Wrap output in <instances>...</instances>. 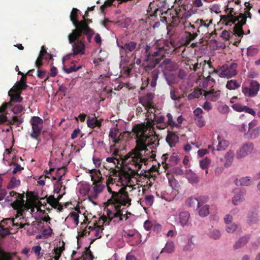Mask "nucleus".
<instances>
[{
	"label": "nucleus",
	"instance_id": "obj_53",
	"mask_svg": "<svg viewBox=\"0 0 260 260\" xmlns=\"http://www.w3.org/2000/svg\"><path fill=\"white\" fill-rule=\"evenodd\" d=\"M11 234L10 230L8 228H4L0 224V236L4 238L6 236Z\"/></svg>",
	"mask_w": 260,
	"mask_h": 260
},
{
	"label": "nucleus",
	"instance_id": "obj_3",
	"mask_svg": "<svg viewBox=\"0 0 260 260\" xmlns=\"http://www.w3.org/2000/svg\"><path fill=\"white\" fill-rule=\"evenodd\" d=\"M136 146L135 148L125 155L123 158L119 156V157L114 156L108 157L106 161L108 162H112L115 167L118 168V165L120 166L122 164L126 165V164L134 165L136 168L133 171L141 169L142 164L145 165L148 164V159L150 157L149 150L146 148L144 144V138L136 137ZM145 140L147 138H144Z\"/></svg>",
	"mask_w": 260,
	"mask_h": 260
},
{
	"label": "nucleus",
	"instance_id": "obj_28",
	"mask_svg": "<svg viewBox=\"0 0 260 260\" xmlns=\"http://www.w3.org/2000/svg\"><path fill=\"white\" fill-rule=\"evenodd\" d=\"M260 134V127H257L252 129H248V132L245 133V136L248 139H253L257 138Z\"/></svg>",
	"mask_w": 260,
	"mask_h": 260
},
{
	"label": "nucleus",
	"instance_id": "obj_39",
	"mask_svg": "<svg viewBox=\"0 0 260 260\" xmlns=\"http://www.w3.org/2000/svg\"><path fill=\"white\" fill-rule=\"evenodd\" d=\"M114 171H117V170L114 169V168H111L110 170H109V173L108 174V176H107V180H106V184H113L114 183H117V180L115 179L116 178V175L115 174H113L114 175H112L113 172Z\"/></svg>",
	"mask_w": 260,
	"mask_h": 260
},
{
	"label": "nucleus",
	"instance_id": "obj_15",
	"mask_svg": "<svg viewBox=\"0 0 260 260\" xmlns=\"http://www.w3.org/2000/svg\"><path fill=\"white\" fill-rule=\"evenodd\" d=\"M260 89V84L255 80H252L249 87L242 86V92L246 96L253 98L257 95Z\"/></svg>",
	"mask_w": 260,
	"mask_h": 260
},
{
	"label": "nucleus",
	"instance_id": "obj_12",
	"mask_svg": "<svg viewBox=\"0 0 260 260\" xmlns=\"http://www.w3.org/2000/svg\"><path fill=\"white\" fill-rule=\"evenodd\" d=\"M31 126V132L30 136L31 138L38 140L43 127V120L39 116H32L29 121Z\"/></svg>",
	"mask_w": 260,
	"mask_h": 260
},
{
	"label": "nucleus",
	"instance_id": "obj_47",
	"mask_svg": "<svg viewBox=\"0 0 260 260\" xmlns=\"http://www.w3.org/2000/svg\"><path fill=\"white\" fill-rule=\"evenodd\" d=\"M167 12H162V11L161 9H156L154 11V13L153 14V15H152L151 16H154V17H157L158 15H159L160 17V20L164 22H167V17L164 16V14H167Z\"/></svg>",
	"mask_w": 260,
	"mask_h": 260
},
{
	"label": "nucleus",
	"instance_id": "obj_42",
	"mask_svg": "<svg viewBox=\"0 0 260 260\" xmlns=\"http://www.w3.org/2000/svg\"><path fill=\"white\" fill-rule=\"evenodd\" d=\"M240 86V83H238L236 80H231L228 81L226 87L229 90H234L239 88Z\"/></svg>",
	"mask_w": 260,
	"mask_h": 260
},
{
	"label": "nucleus",
	"instance_id": "obj_54",
	"mask_svg": "<svg viewBox=\"0 0 260 260\" xmlns=\"http://www.w3.org/2000/svg\"><path fill=\"white\" fill-rule=\"evenodd\" d=\"M185 32L189 33L191 32L192 33H197L196 32V27L194 25H191L190 22H186L185 24Z\"/></svg>",
	"mask_w": 260,
	"mask_h": 260
},
{
	"label": "nucleus",
	"instance_id": "obj_22",
	"mask_svg": "<svg viewBox=\"0 0 260 260\" xmlns=\"http://www.w3.org/2000/svg\"><path fill=\"white\" fill-rule=\"evenodd\" d=\"M236 13L234 12V9L231 8L226 15L221 16V20L225 22L226 25H232L239 20L241 18L239 15L238 17L234 16Z\"/></svg>",
	"mask_w": 260,
	"mask_h": 260
},
{
	"label": "nucleus",
	"instance_id": "obj_16",
	"mask_svg": "<svg viewBox=\"0 0 260 260\" xmlns=\"http://www.w3.org/2000/svg\"><path fill=\"white\" fill-rule=\"evenodd\" d=\"M238 64L236 63H232L229 66L228 65L223 66L219 73L220 77L231 78L235 76L237 73Z\"/></svg>",
	"mask_w": 260,
	"mask_h": 260
},
{
	"label": "nucleus",
	"instance_id": "obj_49",
	"mask_svg": "<svg viewBox=\"0 0 260 260\" xmlns=\"http://www.w3.org/2000/svg\"><path fill=\"white\" fill-rule=\"evenodd\" d=\"M8 109H10L14 114H18L23 110L24 108L20 105H16L14 106L9 107Z\"/></svg>",
	"mask_w": 260,
	"mask_h": 260
},
{
	"label": "nucleus",
	"instance_id": "obj_43",
	"mask_svg": "<svg viewBox=\"0 0 260 260\" xmlns=\"http://www.w3.org/2000/svg\"><path fill=\"white\" fill-rule=\"evenodd\" d=\"M189 217V212H180L179 219L180 222L182 226L186 225L188 222Z\"/></svg>",
	"mask_w": 260,
	"mask_h": 260
},
{
	"label": "nucleus",
	"instance_id": "obj_52",
	"mask_svg": "<svg viewBox=\"0 0 260 260\" xmlns=\"http://www.w3.org/2000/svg\"><path fill=\"white\" fill-rule=\"evenodd\" d=\"M238 229V226L236 223H232L226 224V231L229 233H233Z\"/></svg>",
	"mask_w": 260,
	"mask_h": 260
},
{
	"label": "nucleus",
	"instance_id": "obj_64",
	"mask_svg": "<svg viewBox=\"0 0 260 260\" xmlns=\"http://www.w3.org/2000/svg\"><path fill=\"white\" fill-rule=\"evenodd\" d=\"M218 109L220 113H228L229 111V107L225 104H221L220 106H219Z\"/></svg>",
	"mask_w": 260,
	"mask_h": 260
},
{
	"label": "nucleus",
	"instance_id": "obj_50",
	"mask_svg": "<svg viewBox=\"0 0 260 260\" xmlns=\"http://www.w3.org/2000/svg\"><path fill=\"white\" fill-rule=\"evenodd\" d=\"M154 166H153L151 169L150 171H148V172L145 173V177L149 178L148 181H147V185L149 186V187L151 186L152 185V180H154V178L152 175H151V173L152 171V170H155Z\"/></svg>",
	"mask_w": 260,
	"mask_h": 260
},
{
	"label": "nucleus",
	"instance_id": "obj_4",
	"mask_svg": "<svg viewBox=\"0 0 260 260\" xmlns=\"http://www.w3.org/2000/svg\"><path fill=\"white\" fill-rule=\"evenodd\" d=\"M107 184L108 191L112 194L111 198L104 203V210L106 211H122L125 207L131 205V199L129 198L128 193L125 191V187H122L118 192L113 191L109 186Z\"/></svg>",
	"mask_w": 260,
	"mask_h": 260
},
{
	"label": "nucleus",
	"instance_id": "obj_26",
	"mask_svg": "<svg viewBox=\"0 0 260 260\" xmlns=\"http://www.w3.org/2000/svg\"><path fill=\"white\" fill-rule=\"evenodd\" d=\"M103 120L104 119L102 118L98 119L95 114H94V117H88L87 118L86 123L88 127L91 128H94L95 127H100Z\"/></svg>",
	"mask_w": 260,
	"mask_h": 260
},
{
	"label": "nucleus",
	"instance_id": "obj_13",
	"mask_svg": "<svg viewBox=\"0 0 260 260\" xmlns=\"http://www.w3.org/2000/svg\"><path fill=\"white\" fill-rule=\"evenodd\" d=\"M211 24V19L208 20H201V24L198 28V31L202 32V34L205 32V36L201 39V43L203 46H207L209 47L211 46V40L210 38L211 37V33L208 32V27Z\"/></svg>",
	"mask_w": 260,
	"mask_h": 260
},
{
	"label": "nucleus",
	"instance_id": "obj_7",
	"mask_svg": "<svg viewBox=\"0 0 260 260\" xmlns=\"http://www.w3.org/2000/svg\"><path fill=\"white\" fill-rule=\"evenodd\" d=\"M92 20L89 18L85 19V18H84V19L80 20L79 24L77 26V29H74L72 30L71 38L75 40L79 36L84 35L86 36L88 43H90L92 38L95 34L94 30L89 26V24L92 23Z\"/></svg>",
	"mask_w": 260,
	"mask_h": 260
},
{
	"label": "nucleus",
	"instance_id": "obj_36",
	"mask_svg": "<svg viewBox=\"0 0 260 260\" xmlns=\"http://www.w3.org/2000/svg\"><path fill=\"white\" fill-rule=\"evenodd\" d=\"M119 133V129L116 127H112L110 130L109 137L112 139L114 144L118 143V141H117V137Z\"/></svg>",
	"mask_w": 260,
	"mask_h": 260
},
{
	"label": "nucleus",
	"instance_id": "obj_29",
	"mask_svg": "<svg viewBox=\"0 0 260 260\" xmlns=\"http://www.w3.org/2000/svg\"><path fill=\"white\" fill-rule=\"evenodd\" d=\"M16 255L15 252H9L0 248V260H13V257ZM18 260H20L19 258Z\"/></svg>",
	"mask_w": 260,
	"mask_h": 260
},
{
	"label": "nucleus",
	"instance_id": "obj_61",
	"mask_svg": "<svg viewBox=\"0 0 260 260\" xmlns=\"http://www.w3.org/2000/svg\"><path fill=\"white\" fill-rule=\"evenodd\" d=\"M41 249H42L40 245L34 246L32 248L35 254L39 257H41L43 255V254H41V253H40Z\"/></svg>",
	"mask_w": 260,
	"mask_h": 260
},
{
	"label": "nucleus",
	"instance_id": "obj_9",
	"mask_svg": "<svg viewBox=\"0 0 260 260\" xmlns=\"http://www.w3.org/2000/svg\"><path fill=\"white\" fill-rule=\"evenodd\" d=\"M72 32L68 35L69 42L72 45V53L68 54L63 58V60H68L71 56H76L77 55H83L85 53L86 44L85 39L86 36L84 35H80L77 37L75 40L71 38Z\"/></svg>",
	"mask_w": 260,
	"mask_h": 260
},
{
	"label": "nucleus",
	"instance_id": "obj_40",
	"mask_svg": "<svg viewBox=\"0 0 260 260\" xmlns=\"http://www.w3.org/2000/svg\"><path fill=\"white\" fill-rule=\"evenodd\" d=\"M202 91H204V96H205V98L206 99L207 96L211 94V89L206 91L205 89H201L199 88H194L193 91L192 92V93L196 97V98H199L202 94Z\"/></svg>",
	"mask_w": 260,
	"mask_h": 260
},
{
	"label": "nucleus",
	"instance_id": "obj_44",
	"mask_svg": "<svg viewBox=\"0 0 260 260\" xmlns=\"http://www.w3.org/2000/svg\"><path fill=\"white\" fill-rule=\"evenodd\" d=\"M186 177L189 182L191 184H197L199 182L198 176L193 172L188 173Z\"/></svg>",
	"mask_w": 260,
	"mask_h": 260
},
{
	"label": "nucleus",
	"instance_id": "obj_33",
	"mask_svg": "<svg viewBox=\"0 0 260 260\" xmlns=\"http://www.w3.org/2000/svg\"><path fill=\"white\" fill-rule=\"evenodd\" d=\"M159 74V71L157 69L153 70L151 73L150 77L148 79V80H151L150 84L152 87H155L156 86Z\"/></svg>",
	"mask_w": 260,
	"mask_h": 260
},
{
	"label": "nucleus",
	"instance_id": "obj_17",
	"mask_svg": "<svg viewBox=\"0 0 260 260\" xmlns=\"http://www.w3.org/2000/svg\"><path fill=\"white\" fill-rule=\"evenodd\" d=\"M17 215L16 216L15 218L11 219V218H6L5 219H3L2 222H3L4 223L7 222V221H9L10 223H12L13 225L16 226H19L20 228H23L25 225H29V220L28 217H27L26 219H25V223H23L22 221L19 222V220H21V216L22 217V218H23V216L25 215V212H17Z\"/></svg>",
	"mask_w": 260,
	"mask_h": 260
},
{
	"label": "nucleus",
	"instance_id": "obj_41",
	"mask_svg": "<svg viewBox=\"0 0 260 260\" xmlns=\"http://www.w3.org/2000/svg\"><path fill=\"white\" fill-rule=\"evenodd\" d=\"M174 250V244L172 241H168L166 244L164 248H163L160 253L166 252L167 253H172Z\"/></svg>",
	"mask_w": 260,
	"mask_h": 260
},
{
	"label": "nucleus",
	"instance_id": "obj_8",
	"mask_svg": "<svg viewBox=\"0 0 260 260\" xmlns=\"http://www.w3.org/2000/svg\"><path fill=\"white\" fill-rule=\"evenodd\" d=\"M126 165L132 166V167H127V169L131 171V173L124 170H117V171H114L112 174L116 175V178L115 179L117 180V183H120L121 185L124 186L125 188L126 186L131 187L133 185L131 183L132 178L136 174H138V171L140 170L139 169L136 171H133V170L136 168L134 165L132 164H126Z\"/></svg>",
	"mask_w": 260,
	"mask_h": 260
},
{
	"label": "nucleus",
	"instance_id": "obj_38",
	"mask_svg": "<svg viewBox=\"0 0 260 260\" xmlns=\"http://www.w3.org/2000/svg\"><path fill=\"white\" fill-rule=\"evenodd\" d=\"M248 241L247 237H243L238 240L234 245L235 249H238L244 246Z\"/></svg>",
	"mask_w": 260,
	"mask_h": 260
},
{
	"label": "nucleus",
	"instance_id": "obj_10",
	"mask_svg": "<svg viewBox=\"0 0 260 260\" xmlns=\"http://www.w3.org/2000/svg\"><path fill=\"white\" fill-rule=\"evenodd\" d=\"M209 197L203 196L199 199L189 198L186 201V205L191 207L193 210L199 211H209V205L207 204L209 201Z\"/></svg>",
	"mask_w": 260,
	"mask_h": 260
},
{
	"label": "nucleus",
	"instance_id": "obj_37",
	"mask_svg": "<svg viewBox=\"0 0 260 260\" xmlns=\"http://www.w3.org/2000/svg\"><path fill=\"white\" fill-rule=\"evenodd\" d=\"M26 75H23L19 81L16 82L14 86H16L20 89L25 90L27 87V85L26 83Z\"/></svg>",
	"mask_w": 260,
	"mask_h": 260
},
{
	"label": "nucleus",
	"instance_id": "obj_1",
	"mask_svg": "<svg viewBox=\"0 0 260 260\" xmlns=\"http://www.w3.org/2000/svg\"><path fill=\"white\" fill-rule=\"evenodd\" d=\"M166 118V121L164 115H155L154 119H148L146 123L136 124L132 129L136 137L147 138L146 140L144 139V143L146 148L149 150L150 158H155V150L159 145L158 135L156 134L155 128L162 130L169 126L171 129H173L176 125V121L171 113H168Z\"/></svg>",
	"mask_w": 260,
	"mask_h": 260
},
{
	"label": "nucleus",
	"instance_id": "obj_57",
	"mask_svg": "<svg viewBox=\"0 0 260 260\" xmlns=\"http://www.w3.org/2000/svg\"><path fill=\"white\" fill-rule=\"evenodd\" d=\"M186 43L189 44V43L194 40L196 37L197 36V33H192L191 32H189V33H186Z\"/></svg>",
	"mask_w": 260,
	"mask_h": 260
},
{
	"label": "nucleus",
	"instance_id": "obj_35",
	"mask_svg": "<svg viewBox=\"0 0 260 260\" xmlns=\"http://www.w3.org/2000/svg\"><path fill=\"white\" fill-rule=\"evenodd\" d=\"M235 155L234 151L232 150H230L225 155V162L224 166L226 167L230 166L234 160V156Z\"/></svg>",
	"mask_w": 260,
	"mask_h": 260
},
{
	"label": "nucleus",
	"instance_id": "obj_2",
	"mask_svg": "<svg viewBox=\"0 0 260 260\" xmlns=\"http://www.w3.org/2000/svg\"><path fill=\"white\" fill-rule=\"evenodd\" d=\"M10 197H13L16 196L15 200L11 203V206L16 211H25V210H30V211H34L35 208L37 211H45V210L41 209V206L44 208L47 204L51 207H46L48 210L52 209V208L57 209L61 211L62 207L59 204L58 200L54 198L53 196H50L46 200L43 198H40L38 193L35 191H28L26 193V200H24V192L19 193L14 191H11L10 193Z\"/></svg>",
	"mask_w": 260,
	"mask_h": 260
},
{
	"label": "nucleus",
	"instance_id": "obj_63",
	"mask_svg": "<svg viewBox=\"0 0 260 260\" xmlns=\"http://www.w3.org/2000/svg\"><path fill=\"white\" fill-rule=\"evenodd\" d=\"M245 106H242L241 104L236 103L232 105V107L236 111L242 112L244 111Z\"/></svg>",
	"mask_w": 260,
	"mask_h": 260
},
{
	"label": "nucleus",
	"instance_id": "obj_56",
	"mask_svg": "<svg viewBox=\"0 0 260 260\" xmlns=\"http://www.w3.org/2000/svg\"><path fill=\"white\" fill-rule=\"evenodd\" d=\"M81 68V66L77 67L76 65H73L70 67L69 68H64L63 70L66 73L70 74L74 72H76Z\"/></svg>",
	"mask_w": 260,
	"mask_h": 260
},
{
	"label": "nucleus",
	"instance_id": "obj_58",
	"mask_svg": "<svg viewBox=\"0 0 260 260\" xmlns=\"http://www.w3.org/2000/svg\"><path fill=\"white\" fill-rule=\"evenodd\" d=\"M65 208L67 209H74V211H80L79 206L73 205L72 203L67 202L64 204Z\"/></svg>",
	"mask_w": 260,
	"mask_h": 260
},
{
	"label": "nucleus",
	"instance_id": "obj_6",
	"mask_svg": "<svg viewBox=\"0 0 260 260\" xmlns=\"http://www.w3.org/2000/svg\"><path fill=\"white\" fill-rule=\"evenodd\" d=\"M107 216L99 214L98 220H96V217L93 215L90 222H92L93 226L104 228V225H109L112 220L116 222L122 220L124 218L125 220L128 218V215H132L131 212H125L124 214H123L122 212H107Z\"/></svg>",
	"mask_w": 260,
	"mask_h": 260
},
{
	"label": "nucleus",
	"instance_id": "obj_14",
	"mask_svg": "<svg viewBox=\"0 0 260 260\" xmlns=\"http://www.w3.org/2000/svg\"><path fill=\"white\" fill-rule=\"evenodd\" d=\"M210 58L207 61H204V64L202 66L203 73L202 76L204 80L200 83V86L202 88V89H206L208 85V82L211 80V61Z\"/></svg>",
	"mask_w": 260,
	"mask_h": 260
},
{
	"label": "nucleus",
	"instance_id": "obj_51",
	"mask_svg": "<svg viewBox=\"0 0 260 260\" xmlns=\"http://www.w3.org/2000/svg\"><path fill=\"white\" fill-rule=\"evenodd\" d=\"M7 121H8L9 124L10 125L16 124L17 126H19L23 122V118H19L17 116H14L11 120H8Z\"/></svg>",
	"mask_w": 260,
	"mask_h": 260
},
{
	"label": "nucleus",
	"instance_id": "obj_23",
	"mask_svg": "<svg viewBox=\"0 0 260 260\" xmlns=\"http://www.w3.org/2000/svg\"><path fill=\"white\" fill-rule=\"evenodd\" d=\"M234 195L232 198V203L236 206L238 205L245 200L246 191L240 189H236L234 191Z\"/></svg>",
	"mask_w": 260,
	"mask_h": 260
},
{
	"label": "nucleus",
	"instance_id": "obj_32",
	"mask_svg": "<svg viewBox=\"0 0 260 260\" xmlns=\"http://www.w3.org/2000/svg\"><path fill=\"white\" fill-rule=\"evenodd\" d=\"M217 140L218 142L217 145V150L221 151L225 150L229 146V143L228 141L223 139V138H221L219 135L217 136Z\"/></svg>",
	"mask_w": 260,
	"mask_h": 260
},
{
	"label": "nucleus",
	"instance_id": "obj_34",
	"mask_svg": "<svg viewBox=\"0 0 260 260\" xmlns=\"http://www.w3.org/2000/svg\"><path fill=\"white\" fill-rule=\"evenodd\" d=\"M78 11L79 10L77 8H73L70 14V19L75 27V29H77V26H78L80 21L77 19Z\"/></svg>",
	"mask_w": 260,
	"mask_h": 260
},
{
	"label": "nucleus",
	"instance_id": "obj_46",
	"mask_svg": "<svg viewBox=\"0 0 260 260\" xmlns=\"http://www.w3.org/2000/svg\"><path fill=\"white\" fill-rule=\"evenodd\" d=\"M210 159L208 158L207 157H206L205 158L203 159V160L200 161V167L202 169L205 170L206 174H208V168L209 165L210 164Z\"/></svg>",
	"mask_w": 260,
	"mask_h": 260
},
{
	"label": "nucleus",
	"instance_id": "obj_20",
	"mask_svg": "<svg viewBox=\"0 0 260 260\" xmlns=\"http://www.w3.org/2000/svg\"><path fill=\"white\" fill-rule=\"evenodd\" d=\"M168 158V154L167 153L164 154L161 157V163L165 164L164 167L165 169L169 168L168 166H175L177 165L179 161V156L176 153H173L170 156L169 161V163H166V161Z\"/></svg>",
	"mask_w": 260,
	"mask_h": 260
},
{
	"label": "nucleus",
	"instance_id": "obj_55",
	"mask_svg": "<svg viewBox=\"0 0 260 260\" xmlns=\"http://www.w3.org/2000/svg\"><path fill=\"white\" fill-rule=\"evenodd\" d=\"M239 182L241 186H249L251 184L252 181L249 177H245L240 178Z\"/></svg>",
	"mask_w": 260,
	"mask_h": 260
},
{
	"label": "nucleus",
	"instance_id": "obj_24",
	"mask_svg": "<svg viewBox=\"0 0 260 260\" xmlns=\"http://www.w3.org/2000/svg\"><path fill=\"white\" fill-rule=\"evenodd\" d=\"M145 109L147 110V112L153 114V118L155 115H159L157 113V109L154 108L153 103L149 100H141L140 102Z\"/></svg>",
	"mask_w": 260,
	"mask_h": 260
},
{
	"label": "nucleus",
	"instance_id": "obj_62",
	"mask_svg": "<svg viewBox=\"0 0 260 260\" xmlns=\"http://www.w3.org/2000/svg\"><path fill=\"white\" fill-rule=\"evenodd\" d=\"M52 253L54 255V258L55 260H59V258L60 257L62 252L59 251V249H58L56 248H54Z\"/></svg>",
	"mask_w": 260,
	"mask_h": 260
},
{
	"label": "nucleus",
	"instance_id": "obj_27",
	"mask_svg": "<svg viewBox=\"0 0 260 260\" xmlns=\"http://www.w3.org/2000/svg\"><path fill=\"white\" fill-rule=\"evenodd\" d=\"M166 140L171 147H173L177 142L178 137L175 133L168 131Z\"/></svg>",
	"mask_w": 260,
	"mask_h": 260
},
{
	"label": "nucleus",
	"instance_id": "obj_30",
	"mask_svg": "<svg viewBox=\"0 0 260 260\" xmlns=\"http://www.w3.org/2000/svg\"><path fill=\"white\" fill-rule=\"evenodd\" d=\"M88 229L91 231L90 234L93 235L97 238H101L103 236V231L104 229L100 226L97 228L90 225L88 227Z\"/></svg>",
	"mask_w": 260,
	"mask_h": 260
},
{
	"label": "nucleus",
	"instance_id": "obj_60",
	"mask_svg": "<svg viewBox=\"0 0 260 260\" xmlns=\"http://www.w3.org/2000/svg\"><path fill=\"white\" fill-rule=\"evenodd\" d=\"M46 73L47 72L45 71L41 70L38 69V73H37V76H38V77H39V78H41V79H43V78H45V80L46 81L49 78L48 76H47L46 77Z\"/></svg>",
	"mask_w": 260,
	"mask_h": 260
},
{
	"label": "nucleus",
	"instance_id": "obj_31",
	"mask_svg": "<svg viewBox=\"0 0 260 260\" xmlns=\"http://www.w3.org/2000/svg\"><path fill=\"white\" fill-rule=\"evenodd\" d=\"M43 224V222L41 221H37L35 219V220L32 221L31 222V231H30V230L29 229L28 230V232H29L30 234H33L34 233H36L40 229L42 228L44 226Z\"/></svg>",
	"mask_w": 260,
	"mask_h": 260
},
{
	"label": "nucleus",
	"instance_id": "obj_19",
	"mask_svg": "<svg viewBox=\"0 0 260 260\" xmlns=\"http://www.w3.org/2000/svg\"><path fill=\"white\" fill-rule=\"evenodd\" d=\"M239 17L241 18V20L240 21H237V23H236L234 27L233 31L234 35L240 37H242L244 35L242 26L246 24V17L245 15L241 13L239 15Z\"/></svg>",
	"mask_w": 260,
	"mask_h": 260
},
{
	"label": "nucleus",
	"instance_id": "obj_25",
	"mask_svg": "<svg viewBox=\"0 0 260 260\" xmlns=\"http://www.w3.org/2000/svg\"><path fill=\"white\" fill-rule=\"evenodd\" d=\"M102 179H103L101 177L98 180H94L93 183L92 189L94 194L92 195L94 198H96L98 194L101 192L103 189L105 188V185L102 182Z\"/></svg>",
	"mask_w": 260,
	"mask_h": 260
},
{
	"label": "nucleus",
	"instance_id": "obj_21",
	"mask_svg": "<svg viewBox=\"0 0 260 260\" xmlns=\"http://www.w3.org/2000/svg\"><path fill=\"white\" fill-rule=\"evenodd\" d=\"M120 48L123 49L125 52L126 54L132 52H136L141 47V44H138L135 41H128L122 45L119 46Z\"/></svg>",
	"mask_w": 260,
	"mask_h": 260
},
{
	"label": "nucleus",
	"instance_id": "obj_18",
	"mask_svg": "<svg viewBox=\"0 0 260 260\" xmlns=\"http://www.w3.org/2000/svg\"><path fill=\"white\" fill-rule=\"evenodd\" d=\"M254 145L252 142L244 143L240 149L236 152V157L241 159L251 154L253 150Z\"/></svg>",
	"mask_w": 260,
	"mask_h": 260
},
{
	"label": "nucleus",
	"instance_id": "obj_45",
	"mask_svg": "<svg viewBox=\"0 0 260 260\" xmlns=\"http://www.w3.org/2000/svg\"><path fill=\"white\" fill-rule=\"evenodd\" d=\"M20 184V181L19 179H17L15 177L11 178L9 184L7 185L8 189H13L18 186Z\"/></svg>",
	"mask_w": 260,
	"mask_h": 260
},
{
	"label": "nucleus",
	"instance_id": "obj_5",
	"mask_svg": "<svg viewBox=\"0 0 260 260\" xmlns=\"http://www.w3.org/2000/svg\"><path fill=\"white\" fill-rule=\"evenodd\" d=\"M168 46L157 48L155 45H146L144 53V61H149L150 63L146 68L152 69L159 63L161 58L165 56V53L168 50Z\"/></svg>",
	"mask_w": 260,
	"mask_h": 260
},
{
	"label": "nucleus",
	"instance_id": "obj_11",
	"mask_svg": "<svg viewBox=\"0 0 260 260\" xmlns=\"http://www.w3.org/2000/svg\"><path fill=\"white\" fill-rule=\"evenodd\" d=\"M23 90L18 88L16 86H13L8 92V95L10 97L9 102L4 103L0 107V110L5 111L9 107L12 106L13 103H21L23 101V98L21 96V93Z\"/></svg>",
	"mask_w": 260,
	"mask_h": 260
},
{
	"label": "nucleus",
	"instance_id": "obj_48",
	"mask_svg": "<svg viewBox=\"0 0 260 260\" xmlns=\"http://www.w3.org/2000/svg\"><path fill=\"white\" fill-rule=\"evenodd\" d=\"M45 175H41L39 177V181H38V183L41 185H44L45 184V179L46 178H50L51 176H48V175H50L51 174L50 171L46 170L44 171Z\"/></svg>",
	"mask_w": 260,
	"mask_h": 260
},
{
	"label": "nucleus",
	"instance_id": "obj_59",
	"mask_svg": "<svg viewBox=\"0 0 260 260\" xmlns=\"http://www.w3.org/2000/svg\"><path fill=\"white\" fill-rule=\"evenodd\" d=\"M258 49L256 48L249 47L247 50V55L248 56H253L258 53Z\"/></svg>",
	"mask_w": 260,
	"mask_h": 260
}]
</instances>
